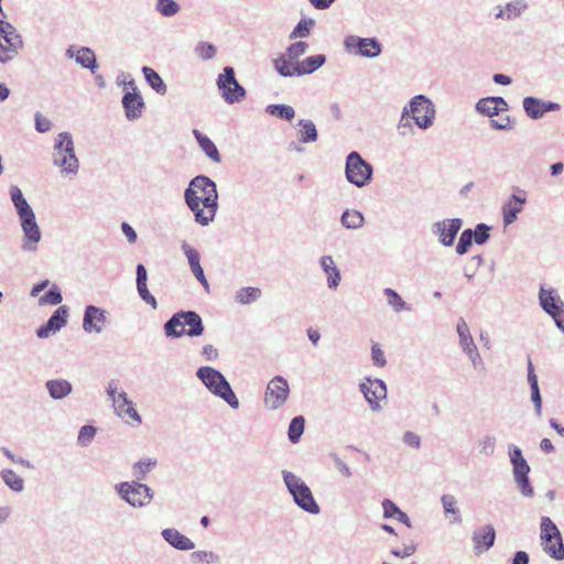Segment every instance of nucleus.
I'll use <instances>...</instances> for the list:
<instances>
[{
  "mask_svg": "<svg viewBox=\"0 0 564 564\" xmlns=\"http://www.w3.org/2000/svg\"><path fill=\"white\" fill-rule=\"evenodd\" d=\"M184 199L197 224L208 226L214 221L218 210V192L212 178L205 175L192 178L184 191Z\"/></svg>",
  "mask_w": 564,
  "mask_h": 564,
  "instance_id": "obj_1",
  "label": "nucleus"
},
{
  "mask_svg": "<svg viewBox=\"0 0 564 564\" xmlns=\"http://www.w3.org/2000/svg\"><path fill=\"white\" fill-rule=\"evenodd\" d=\"M196 377L212 394L224 400L231 409L237 410L239 408L240 403L237 395L229 381L219 370L203 366L196 370Z\"/></svg>",
  "mask_w": 564,
  "mask_h": 564,
  "instance_id": "obj_2",
  "label": "nucleus"
},
{
  "mask_svg": "<svg viewBox=\"0 0 564 564\" xmlns=\"http://www.w3.org/2000/svg\"><path fill=\"white\" fill-rule=\"evenodd\" d=\"M53 165L61 169V174L75 176L79 171V160L75 154L73 137L69 132H61L54 140Z\"/></svg>",
  "mask_w": 564,
  "mask_h": 564,
  "instance_id": "obj_3",
  "label": "nucleus"
},
{
  "mask_svg": "<svg viewBox=\"0 0 564 564\" xmlns=\"http://www.w3.org/2000/svg\"><path fill=\"white\" fill-rule=\"evenodd\" d=\"M284 486L293 499V502L303 511L310 514L321 512L319 505L315 500L311 488L297 475L289 470L281 471Z\"/></svg>",
  "mask_w": 564,
  "mask_h": 564,
  "instance_id": "obj_4",
  "label": "nucleus"
},
{
  "mask_svg": "<svg viewBox=\"0 0 564 564\" xmlns=\"http://www.w3.org/2000/svg\"><path fill=\"white\" fill-rule=\"evenodd\" d=\"M106 393L111 399L113 412L118 417L123 421L130 420L135 425L142 423V417L134 408L132 400L129 399L127 392L119 390L117 380H110L108 382Z\"/></svg>",
  "mask_w": 564,
  "mask_h": 564,
  "instance_id": "obj_5",
  "label": "nucleus"
},
{
  "mask_svg": "<svg viewBox=\"0 0 564 564\" xmlns=\"http://www.w3.org/2000/svg\"><path fill=\"white\" fill-rule=\"evenodd\" d=\"M326 63L324 54L312 55L302 62L290 64L285 56H279L273 61L274 68L282 77L303 76L312 74Z\"/></svg>",
  "mask_w": 564,
  "mask_h": 564,
  "instance_id": "obj_6",
  "label": "nucleus"
},
{
  "mask_svg": "<svg viewBox=\"0 0 564 564\" xmlns=\"http://www.w3.org/2000/svg\"><path fill=\"white\" fill-rule=\"evenodd\" d=\"M372 175V165L357 151H352L346 156L345 176L350 184L361 188L371 182Z\"/></svg>",
  "mask_w": 564,
  "mask_h": 564,
  "instance_id": "obj_7",
  "label": "nucleus"
},
{
  "mask_svg": "<svg viewBox=\"0 0 564 564\" xmlns=\"http://www.w3.org/2000/svg\"><path fill=\"white\" fill-rule=\"evenodd\" d=\"M541 545L543 551L556 561L564 560L562 534L550 517H542L540 524Z\"/></svg>",
  "mask_w": 564,
  "mask_h": 564,
  "instance_id": "obj_8",
  "label": "nucleus"
},
{
  "mask_svg": "<svg viewBox=\"0 0 564 564\" xmlns=\"http://www.w3.org/2000/svg\"><path fill=\"white\" fill-rule=\"evenodd\" d=\"M403 108L420 129L427 130L433 126L436 110L433 101L425 95L414 96Z\"/></svg>",
  "mask_w": 564,
  "mask_h": 564,
  "instance_id": "obj_9",
  "label": "nucleus"
},
{
  "mask_svg": "<svg viewBox=\"0 0 564 564\" xmlns=\"http://www.w3.org/2000/svg\"><path fill=\"white\" fill-rule=\"evenodd\" d=\"M117 495L133 508L148 506L153 499L152 489L138 481H122L115 486Z\"/></svg>",
  "mask_w": 564,
  "mask_h": 564,
  "instance_id": "obj_10",
  "label": "nucleus"
},
{
  "mask_svg": "<svg viewBox=\"0 0 564 564\" xmlns=\"http://www.w3.org/2000/svg\"><path fill=\"white\" fill-rule=\"evenodd\" d=\"M509 458L518 489L524 497H533L534 490L529 479L530 466L523 457L522 451L516 445L510 446Z\"/></svg>",
  "mask_w": 564,
  "mask_h": 564,
  "instance_id": "obj_11",
  "label": "nucleus"
},
{
  "mask_svg": "<svg viewBox=\"0 0 564 564\" xmlns=\"http://www.w3.org/2000/svg\"><path fill=\"white\" fill-rule=\"evenodd\" d=\"M216 85L224 100L229 104L240 102L246 98V89L236 79L234 67L226 66L218 75Z\"/></svg>",
  "mask_w": 564,
  "mask_h": 564,
  "instance_id": "obj_12",
  "label": "nucleus"
},
{
  "mask_svg": "<svg viewBox=\"0 0 564 564\" xmlns=\"http://www.w3.org/2000/svg\"><path fill=\"white\" fill-rule=\"evenodd\" d=\"M0 35L6 42V44L2 43V50H0V63L7 64L19 55L24 43L22 35L18 32L15 26L4 20H0Z\"/></svg>",
  "mask_w": 564,
  "mask_h": 564,
  "instance_id": "obj_13",
  "label": "nucleus"
},
{
  "mask_svg": "<svg viewBox=\"0 0 564 564\" xmlns=\"http://www.w3.org/2000/svg\"><path fill=\"white\" fill-rule=\"evenodd\" d=\"M346 52L365 57L376 58L382 53V44L376 37H361L358 35H347L343 41Z\"/></svg>",
  "mask_w": 564,
  "mask_h": 564,
  "instance_id": "obj_14",
  "label": "nucleus"
},
{
  "mask_svg": "<svg viewBox=\"0 0 564 564\" xmlns=\"http://www.w3.org/2000/svg\"><path fill=\"white\" fill-rule=\"evenodd\" d=\"M289 394L288 380L282 376H275L267 386L264 404L270 410H276L286 402Z\"/></svg>",
  "mask_w": 564,
  "mask_h": 564,
  "instance_id": "obj_15",
  "label": "nucleus"
},
{
  "mask_svg": "<svg viewBox=\"0 0 564 564\" xmlns=\"http://www.w3.org/2000/svg\"><path fill=\"white\" fill-rule=\"evenodd\" d=\"M360 391L364 394L369 408L373 412H379L382 410L380 401L387 398V384L381 379H371L366 378L359 384Z\"/></svg>",
  "mask_w": 564,
  "mask_h": 564,
  "instance_id": "obj_16",
  "label": "nucleus"
},
{
  "mask_svg": "<svg viewBox=\"0 0 564 564\" xmlns=\"http://www.w3.org/2000/svg\"><path fill=\"white\" fill-rule=\"evenodd\" d=\"M23 231L21 249L25 252H35L42 238L41 229L36 223L35 214L20 219Z\"/></svg>",
  "mask_w": 564,
  "mask_h": 564,
  "instance_id": "obj_17",
  "label": "nucleus"
},
{
  "mask_svg": "<svg viewBox=\"0 0 564 564\" xmlns=\"http://www.w3.org/2000/svg\"><path fill=\"white\" fill-rule=\"evenodd\" d=\"M462 226L463 221L460 218L444 219L432 225V232L438 237L443 246L451 247Z\"/></svg>",
  "mask_w": 564,
  "mask_h": 564,
  "instance_id": "obj_18",
  "label": "nucleus"
},
{
  "mask_svg": "<svg viewBox=\"0 0 564 564\" xmlns=\"http://www.w3.org/2000/svg\"><path fill=\"white\" fill-rule=\"evenodd\" d=\"M539 304L541 308L550 316L564 313V301L561 299L557 290L541 285L539 289Z\"/></svg>",
  "mask_w": 564,
  "mask_h": 564,
  "instance_id": "obj_19",
  "label": "nucleus"
},
{
  "mask_svg": "<svg viewBox=\"0 0 564 564\" xmlns=\"http://www.w3.org/2000/svg\"><path fill=\"white\" fill-rule=\"evenodd\" d=\"M107 311L95 305H87L83 316V329L90 334H100L108 324Z\"/></svg>",
  "mask_w": 564,
  "mask_h": 564,
  "instance_id": "obj_20",
  "label": "nucleus"
},
{
  "mask_svg": "<svg viewBox=\"0 0 564 564\" xmlns=\"http://www.w3.org/2000/svg\"><path fill=\"white\" fill-rule=\"evenodd\" d=\"M68 312L67 306H59L54 311L47 322L36 329V336L39 338H47L52 333L58 332L67 324Z\"/></svg>",
  "mask_w": 564,
  "mask_h": 564,
  "instance_id": "obj_21",
  "label": "nucleus"
},
{
  "mask_svg": "<svg viewBox=\"0 0 564 564\" xmlns=\"http://www.w3.org/2000/svg\"><path fill=\"white\" fill-rule=\"evenodd\" d=\"M496 541V531L492 524H486L473 533L474 552L476 555L488 551Z\"/></svg>",
  "mask_w": 564,
  "mask_h": 564,
  "instance_id": "obj_22",
  "label": "nucleus"
},
{
  "mask_svg": "<svg viewBox=\"0 0 564 564\" xmlns=\"http://www.w3.org/2000/svg\"><path fill=\"white\" fill-rule=\"evenodd\" d=\"M121 102L128 120L133 121L142 116L145 104L140 91L126 93Z\"/></svg>",
  "mask_w": 564,
  "mask_h": 564,
  "instance_id": "obj_23",
  "label": "nucleus"
},
{
  "mask_svg": "<svg viewBox=\"0 0 564 564\" xmlns=\"http://www.w3.org/2000/svg\"><path fill=\"white\" fill-rule=\"evenodd\" d=\"M508 108L509 106L502 97H485L476 104V110L491 119L500 112L507 111Z\"/></svg>",
  "mask_w": 564,
  "mask_h": 564,
  "instance_id": "obj_24",
  "label": "nucleus"
},
{
  "mask_svg": "<svg viewBox=\"0 0 564 564\" xmlns=\"http://www.w3.org/2000/svg\"><path fill=\"white\" fill-rule=\"evenodd\" d=\"M161 535L166 543L178 551H191L195 547V543L176 529H163Z\"/></svg>",
  "mask_w": 564,
  "mask_h": 564,
  "instance_id": "obj_25",
  "label": "nucleus"
},
{
  "mask_svg": "<svg viewBox=\"0 0 564 564\" xmlns=\"http://www.w3.org/2000/svg\"><path fill=\"white\" fill-rule=\"evenodd\" d=\"M319 265L326 275L327 286L329 290H336L341 282V273L336 265L332 256H322Z\"/></svg>",
  "mask_w": 564,
  "mask_h": 564,
  "instance_id": "obj_26",
  "label": "nucleus"
},
{
  "mask_svg": "<svg viewBox=\"0 0 564 564\" xmlns=\"http://www.w3.org/2000/svg\"><path fill=\"white\" fill-rule=\"evenodd\" d=\"M525 202V196L512 194L511 198L503 204L502 216L505 226H509L517 220L518 215L522 212Z\"/></svg>",
  "mask_w": 564,
  "mask_h": 564,
  "instance_id": "obj_27",
  "label": "nucleus"
},
{
  "mask_svg": "<svg viewBox=\"0 0 564 564\" xmlns=\"http://www.w3.org/2000/svg\"><path fill=\"white\" fill-rule=\"evenodd\" d=\"M528 383L531 390V401L538 417L542 416V397L540 392L538 376L535 375L531 359L528 360Z\"/></svg>",
  "mask_w": 564,
  "mask_h": 564,
  "instance_id": "obj_28",
  "label": "nucleus"
},
{
  "mask_svg": "<svg viewBox=\"0 0 564 564\" xmlns=\"http://www.w3.org/2000/svg\"><path fill=\"white\" fill-rule=\"evenodd\" d=\"M45 388L53 400H63L73 391V384L66 379H50Z\"/></svg>",
  "mask_w": 564,
  "mask_h": 564,
  "instance_id": "obj_29",
  "label": "nucleus"
},
{
  "mask_svg": "<svg viewBox=\"0 0 564 564\" xmlns=\"http://www.w3.org/2000/svg\"><path fill=\"white\" fill-rule=\"evenodd\" d=\"M183 324L188 328L185 334L191 337L200 336L204 333V324L202 317L194 311H183Z\"/></svg>",
  "mask_w": 564,
  "mask_h": 564,
  "instance_id": "obj_30",
  "label": "nucleus"
},
{
  "mask_svg": "<svg viewBox=\"0 0 564 564\" xmlns=\"http://www.w3.org/2000/svg\"><path fill=\"white\" fill-rule=\"evenodd\" d=\"M10 197L20 219L34 214L32 207L24 198L22 191L17 185L10 187Z\"/></svg>",
  "mask_w": 564,
  "mask_h": 564,
  "instance_id": "obj_31",
  "label": "nucleus"
},
{
  "mask_svg": "<svg viewBox=\"0 0 564 564\" xmlns=\"http://www.w3.org/2000/svg\"><path fill=\"white\" fill-rule=\"evenodd\" d=\"M193 134L199 144L200 149L204 151V153L216 163H219L221 161V156L218 152L217 147L215 143L204 133H202L199 130L194 129Z\"/></svg>",
  "mask_w": 564,
  "mask_h": 564,
  "instance_id": "obj_32",
  "label": "nucleus"
},
{
  "mask_svg": "<svg viewBox=\"0 0 564 564\" xmlns=\"http://www.w3.org/2000/svg\"><path fill=\"white\" fill-rule=\"evenodd\" d=\"M382 509L383 518L397 519L399 522L405 524L408 528L412 527L409 516L405 512H403L392 500L383 499Z\"/></svg>",
  "mask_w": 564,
  "mask_h": 564,
  "instance_id": "obj_33",
  "label": "nucleus"
},
{
  "mask_svg": "<svg viewBox=\"0 0 564 564\" xmlns=\"http://www.w3.org/2000/svg\"><path fill=\"white\" fill-rule=\"evenodd\" d=\"M183 311L175 313L164 324V332L166 337L180 338L185 335V324H183Z\"/></svg>",
  "mask_w": 564,
  "mask_h": 564,
  "instance_id": "obj_34",
  "label": "nucleus"
},
{
  "mask_svg": "<svg viewBox=\"0 0 564 564\" xmlns=\"http://www.w3.org/2000/svg\"><path fill=\"white\" fill-rule=\"evenodd\" d=\"M456 330L459 338V346L465 354L477 348L469 327L463 317L458 319Z\"/></svg>",
  "mask_w": 564,
  "mask_h": 564,
  "instance_id": "obj_35",
  "label": "nucleus"
},
{
  "mask_svg": "<svg viewBox=\"0 0 564 564\" xmlns=\"http://www.w3.org/2000/svg\"><path fill=\"white\" fill-rule=\"evenodd\" d=\"M441 502L444 509L445 517L449 519V522L454 524L462 523V516L459 509L456 506V498L453 495H443L441 497Z\"/></svg>",
  "mask_w": 564,
  "mask_h": 564,
  "instance_id": "obj_36",
  "label": "nucleus"
},
{
  "mask_svg": "<svg viewBox=\"0 0 564 564\" xmlns=\"http://www.w3.org/2000/svg\"><path fill=\"white\" fill-rule=\"evenodd\" d=\"M299 129V141L302 143L315 142L318 138V132L315 123L310 119H301L297 123Z\"/></svg>",
  "mask_w": 564,
  "mask_h": 564,
  "instance_id": "obj_37",
  "label": "nucleus"
},
{
  "mask_svg": "<svg viewBox=\"0 0 564 564\" xmlns=\"http://www.w3.org/2000/svg\"><path fill=\"white\" fill-rule=\"evenodd\" d=\"M340 224L346 229L356 230L364 226L365 217L357 209H346L340 217Z\"/></svg>",
  "mask_w": 564,
  "mask_h": 564,
  "instance_id": "obj_38",
  "label": "nucleus"
},
{
  "mask_svg": "<svg viewBox=\"0 0 564 564\" xmlns=\"http://www.w3.org/2000/svg\"><path fill=\"white\" fill-rule=\"evenodd\" d=\"M142 73L149 86L158 94L165 95L167 87L162 77L151 67L143 66Z\"/></svg>",
  "mask_w": 564,
  "mask_h": 564,
  "instance_id": "obj_39",
  "label": "nucleus"
},
{
  "mask_svg": "<svg viewBox=\"0 0 564 564\" xmlns=\"http://www.w3.org/2000/svg\"><path fill=\"white\" fill-rule=\"evenodd\" d=\"M75 61L84 68L90 69L93 73L97 69L98 64L95 53L89 47H80L75 56Z\"/></svg>",
  "mask_w": 564,
  "mask_h": 564,
  "instance_id": "obj_40",
  "label": "nucleus"
},
{
  "mask_svg": "<svg viewBox=\"0 0 564 564\" xmlns=\"http://www.w3.org/2000/svg\"><path fill=\"white\" fill-rule=\"evenodd\" d=\"M262 295V292L259 288L254 286H246L239 289L235 294V301L242 305L251 304L258 301Z\"/></svg>",
  "mask_w": 564,
  "mask_h": 564,
  "instance_id": "obj_41",
  "label": "nucleus"
},
{
  "mask_svg": "<svg viewBox=\"0 0 564 564\" xmlns=\"http://www.w3.org/2000/svg\"><path fill=\"white\" fill-rule=\"evenodd\" d=\"M265 112L270 116L276 117L279 119H283L286 121H292L295 117V110L284 104H272L267 106Z\"/></svg>",
  "mask_w": 564,
  "mask_h": 564,
  "instance_id": "obj_42",
  "label": "nucleus"
},
{
  "mask_svg": "<svg viewBox=\"0 0 564 564\" xmlns=\"http://www.w3.org/2000/svg\"><path fill=\"white\" fill-rule=\"evenodd\" d=\"M383 293L387 296L388 305L395 313H401L403 311H410L411 310L410 305L393 289L387 288V289L383 290Z\"/></svg>",
  "mask_w": 564,
  "mask_h": 564,
  "instance_id": "obj_43",
  "label": "nucleus"
},
{
  "mask_svg": "<svg viewBox=\"0 0 564 564\" xmlns=\"http://www.w3.org/2000/svg\"><path fill=\"white\" fill-rule=\"evenodd\" d=\"M305 427V419L302 415L291 420L288 429V437L292 444H296L303 435Z\"/></svg>",
  "mask_w": 564,
  "mask_h": 564,
  "instance_id": "obj_44",
  "label": "nucleus"
},
{
  "mask_svg": "<svg viewBox=\"0 0 564 564\" xmlns=\"http://www.w3.org/2000/svg\"><path fill=\"white\" fill-rule=\"evenodd\" d=\"M308 50V44L303 41L294 42L290 44L284 54L281 56H285L290 64H294L299 62L297 59L304 55Z\"/></svg>",
  "mask_w": 564,
  "mask_h": 564,
  "instance_id": "obj_45",
  "label": "nucleus"
},
{
  "mask_svg": "<svg viewBox=\"0 0 564 564\" xmlns=\"http://www.w3.org/2000/svg\"><path fill=\"white\" fill-rule=\"evenodd\" d=\"M3 482L13 491L21 492L24 488V480L12 469H3L1 471Z\"/></svg>",
  "mask_w": 564,
  "mask_h": 564,
  "instance_id": "obj_46",
  "label": "nucleus"
},
{
  "mask_svg": "<svg viewBox=\"0 0 564 564\" xmlns=\"http://www.w3.org/2000/svg\"><path fill=\"white\" fill-rule=\"evenodd\" d=\"M522 105L529 118L538 120L543 117V111L539 98L525 97L522 101Z\"/></svg>",
  "mask_w": 564,
  "mask_h": 564,
  "instance_id": "obj_47",
  "label": "nucleus"
},
{
  "mask_svg": "<svg viewBox=\"0 0 564 564\" xmlns=\"http://www.w3.org/2000/svg\"><path fill=\"white\" fill-rule=\"evenodd\" d=\"M155 10L162 17L171 18L181 11V6L175 0H156Z\"/></svg>",
  "mask_w": 564,
  "mask_h": 564,
  "instance_id": "obj_48",
  "label": "nucleus"
},
{
  "mask_svg": "<svg viewBox=\"0 0 564 564\" xmlns=\"http://www.w3.org/2000/svg\"><path fill=\"white\" fill-rule=\"evenodd\" d=\"M315 25V20L308 18V19H302L296 26L293 29V31L290 33L289 39L295 40V39H304L310 36L312 28Z\"/></svg>",
  "mask_w": 564,
  "mask_h": 564,
  "instance_id": "obj_49",
  "label": "nucleus"
},
{
  "mask_svg": "<svg viewBox=\"0 0 564 564\" xmlns=\"http://www.w3.org/2000/svg\"><path fill=\"white\" fill-rule=\"evenodd\" d=\"M507 21L518 19L528 9V3L524 0H513L503 6Z\"/></svg>",
  "mask_w": 564,
  "mask_h": 564,
  "instance_id": "obj_50",
  "label": "nucleus"
},
{
  "mask_svg": "<svg viewBox=\"0 0 564 564\" xmlns=\"http://www.w3.org/2000/svg\"><path fill=\"white\" fill-rule=\"evenodd\" d=\"M63 301L62 292L56 284H53L50 290L39 299V305H58Z\"/></svg>",
  "mask_w": 564,
  "mask_h": 564,
  "instance_id": "obj_51",
  "label": "nucleus"
},
{
  "mask_svg": "<svg viewBox=\"0 0 564 564\" xmlns=\"http://www.w3.org/2000/svg\"><path fill=\"white\" fill-rule=\"evenodd\" d=\"M411 120H413V119L409 115V111L403 108L401 111L399 122L397 124V130H398L399 135L406 137L409 134L414 133V127H413Z\"/></svg>",
  "mask_w": 564,
  "mask_h": 564,
  "instance_id": "obj_52",
  "label": "nucleus"
},
{
  "mask_svg": "<svg viewBox=\"0 0 564 564\" xmlns=\"http://www.w3.org/2000/svg\"><path fill=\"white\" fill-rule=\"evenodd\" d=\"M496 437L494 435H484L477 441L479 454L492 456L496 449Z\"/></svg>",
  "mask_w": 564,
  "mask_h": 564,
  "instance_id": "obj_53",
  "label": "nucleus"
},
{
  "mask_svg": "<svg viewBox=\"0 0 564 564\" xmlns=\"http://www.w3.org/2000/svg\"><path fill=\"white\" fill-rule=\"evenodd\" d=\"M195 54L203 61H209L215 57L217 48L208 42H199L194 48Z\"/></svg>",
  "mask_w": 564,
  "mask_h": 564,
  "instance_id": "obj_54",
  "label": "nucleus"
},
{
  "mask_svg": "<svg viewBox=\"0 0 564 564\" xmlns=\"http://www.w3.org/2000/svg\"><path fill=\"white\" fill-rule=\"evenodd\" d=\"M475 234L473 229H465L458 239V243L456 246V252L459 256H463L468 252L469 248L473 245Z\"/></svg>",
  "mask_w": 564,
  "mask_h": 564,
  "instance_id": "obj_55",
  "label": "nucleus"
},
{
  "mask_svg": "<svg viewBox=\"0 0 564 564\" xmlns=\"http://www.w3.org/2000/svg\"><path fill=\"white\" fill-rule=\"evenodd\" d=\"M195 562H203L205 564H219L220 558L212 551H195L191 554Z\"/></svg>",
  "mask_w": 564,
  "mask_h": 564,
  "instance_id": "obj_56",
  "label": "nucleus"
},
{
  "mask_svg": "<svg viewBox=\"0 0 564 564\" xmlns=\"http://www.w3.org/2000/svg\"><path fill=\"white\" fill-rule=\"evenodd\" d=\"M490 230L491 227L486 224L481 223L476 225L475 229L473 230V232L475 234L473 239L474 242L478 246L486 243L490 237Z\"/></svg>",
  "mask_w": 564,
  "mask_h": 564,
  "instance_id": "obj_57",
  "label": "nucleus"
},
{
  "mask_svg": "<svg viewBox=\"0 0 564 564\" xmlns=\"http://www.w3.org/2000/svg\"><path fill=\"white\" fill-rule=\"evenodd\" d=\"M96 432H97V430L93 425L82 426L78 432V437H77L78 443L82 446H88L93 442V440L96 435Z\"/></svg>",
  "mask_w": 564,
  "mask_h": 564,
  "instance_id": "obj_58",
  "label": "nucleus"
},
{
  "mask_svg": "<svg viewBox=\"0 0 564 564\" xmlns=\"http://www.w3.org/2000/svg\"><path fill=\"white\" fill-rule=\"evenodd\" d=\"M184 254L186 256L187 258V261H188V264H189V268H194L198 264H200L199 262V253L197 252V250H195L192 246H189L186 241H183L182 242V246H181Z\"/></svg>",
  "mask_w": 564,
  "mask_h": 564,
  "instance_id": "obj_59",
  "label": "nucleus"
},
{
  "mask_svg": "<svg viewBox=\"0 0 564 564\" xmlns=\"http://www.w3.org/2000/svg\"><path fill=\"white\" fill-rule=\"evenodd\" d=\"M137 291L140 299L149 304L152 308H158V302L155 297L150 293L147 283L137 284Z\"/></svg>",
  "mask_w": 564,
  "mask_h": 564,
  "instance_id": "obj_60",
  "label": "nucleus"
},
{
  "mask_svg": "<svg viewBox=\"0 0 564 564\" xmlns=\"http://www.w3.org/2000/svg\"><path fill=\"white\" fill-rule=\"evenodd\" d=\"M137 291L140 299L149 304L152 308H158V302L155 297L150 293L147 283L137 284Z\"/></svg>",
  "mask_w": 564,
  "mask_h": 564,
  "instance_id": "obj_61",
  "label": "nucleus"
},
{
  "mask_svg": "<svg viewBox=\"0 0 564 564\" xmlns=\"http://www.w3.org/2000/svg\"><path fill=\"white\" fill-rule=\"evenodd\" d=\"M371 359L377 367H384L387 365L384 352L378 343H373L371 346Z\"/></svg>",
  "mask_w": 564,
  "mask_h": 564,
  "instance_id": "obj_62",
  "label": "nucleus"
},
{
  "mask_svg": "<svg viewBox=\"0 0 564 564\" xmlns=\"http://www.w3.org/2000/svg\"><path fill=\"white\" fill-rule=\"evenodd\" d=\"M34 120H35V129H36V131H39L41 133L47 132L52 127V122L47 118L42 116L41 112L35 113Z\"/></svg>",
  "mask_w": 564,
  "mask_h": 564,
  "instance_id": "obj_63",
  "label": "nucleus"
},
{
  "mask_svg": "<svg viewBox=\"0 0 564 564\" xmlns=\"http://www.w3.org/2000/svg\"><path fill=\"white\" fill-rule=\"evenodd\" d=\"M402 441L405 445L413 447V448H420L421 446V437L411 431H406L403 436Z\"/></svg>",
  "mask_w": 564,
  "mask_h": 564,
  "instance_id": "obj_64",
  "label": "nucleus"
}]
</instances>
